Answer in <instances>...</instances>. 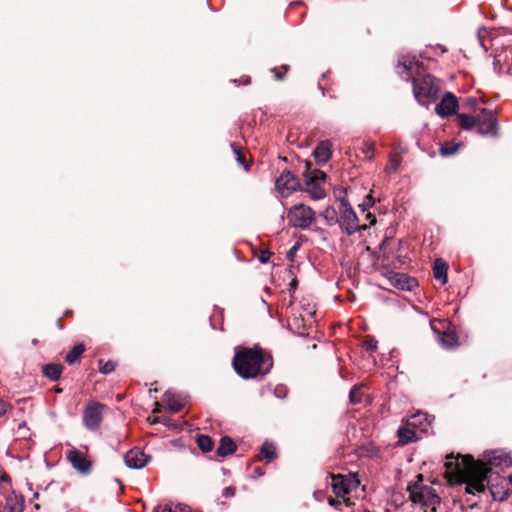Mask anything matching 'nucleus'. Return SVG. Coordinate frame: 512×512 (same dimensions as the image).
Segmentation results:
<instances>
[{"label": "nucleus", "instance_id": "nucleus-1", "mask_svg": "<svg viewBox=\"0 0 512 512\" xmlns=\"http://www.w3.org/2000/svg\"><path fill=\"white\" fill-rule=\"evenodd\" d=\"M512 464V458L500 451H489L483 454L481 461H476L470 455L447 457L445 462L446 474L451 478H458L466 483V492L469 494L482 493L489 484L495 467H509Z\"/></svg>", "mask_w": 512, "mask_h": 512}, {"label": "nucleus", "instance_id": "nucleus-2", "mask_svg": "<svg viewBox=\"0 0 512 512\" xmlns=\"http://www.w3.org/2000/svg\"><path fill=\"white\" fill-rule=\"evenodd\" d=\"M422 65L417 61L415 56L403 55L399 58L397 72L401 76L411 78L413 84V93L419 104L428 106L434 102L439 95L440 87L436 79L430 74H425L421 78H417L414 74H420Z\"/></svg>", "mask_w": 512, "mask_h": 512}, {"label": "nucleus", "instance_id": "nucleus-3", "mask_svg": "<svg viewBox=\"0 0 512 512\" xmlns=\"http://www.w3.org/2000/svg\"><path fill=\"white\" fill-rule=\"evenodd\" d=\"M232 365L242 379H262L272 369L273 362L261 349L243 348L235 351Z\"/></svg>", "mask_w": 512, "mask_h": 512}, {"label": "nucleus", "instance_id": "nucleus-4", "mask_svg": "<svg viewBox=\"0 0 512 512\" xmlns=\"http://www.w3.org/2000/svg\"><path fill=\"white\" fill-rule=\"evenodd\" d=\"M417 479L418 481L411 482L407 486L409 499L424 509V512H435L440 504V497L432 487L420 484L423 479L421 474L417 475Z\"/></svg>", "mask_w": 512, "mask_h": 512}, {"label": "nucleus", "instance_id": "nucleus-5", "mask_svg": "<svg viewBox=\"0 0 512 512\" xmlns=\"http://www.w3.org/2000/svg\"><path fill=\"white\" fill-rule=\"evenodd\" d=\"M338 210V224L348 235H352L359 230H365L367 228L365 225H359L358 217L346 198L339 199Z\"/></svg>", "mask_w": 512, "mask_h": 512}, {"label": "nucleus", "instance_id": "nucleus-6", "mask_svg": "<svg viewBox=\"0 0 512 512\" xmlns=\"http://www.w3.org/2000/svg\"><path fill=\"white\" fill-rule=\"evenodd\" d=\"M287 219L289 225L299 229H307L315 220V212L309 206L304 204H296L292 206L288 213Z\"/></svg>", "mask_w": 512, "mask_h": 512}, {"label": "nucleus", "instance_id": "nucleus-7", "mask_svg": "<svg viewBox=\"0 0 512 512\" xmlns=\"http://www.w3.org/2000/svg\"><path fill=\"white\" fill-rule=\"evenodd\" d=\"M105 405L97 401H90L83 411V424L91 431L97 430L102 422Z\"/></svg>", "mask_w": 512, "mask_h": 512}, {"label": "nucleus", "instance_id": "nucleus-8", "mask_svg": "<svg viewBox=\"0 0 512 512\" xmlns=\"http://www.w3.org/2000/svg\"><path fill=\"white\" fill-rule=\"evenodd\" d=\"M359 485V480L355 475H333L332 476V490L337 497H344L351 490L356 489Z\"/></svg>", "mask_w": 512, "mask_h": 512}, {"label": "nucleus", "instance_id": "nucleus-9", "mask_svg": "<svg viewBox=\"0 0 512 512\" xmlns=\"http://www.w3.org/2000/svg\"><path fill=\"white\" fill-rule=\"evenodd\" d=\"M275 186L277 191L283 196L288 197L300 186L299 180L288 170H284L276 179Z\"/></svg>", "mask_w": 512, "mask_h": 512}, {"label": "nucleus", "instance_id": "nucleus-10", "mask_svg": "<svg viewBox=\"0 0 512 512\" xmlns=\"http://www.w3.org/2000/svg\"><path fill=\"white\" fill-rule=\"evenodd\" d=\"M477 130L481 135H495L497 131V119L493 111L483 109L477 116Z\"/></svg>", "mask_w": 512, "mask_h": 512}, {"label": "nucleus", "instance_id": "nucleus-11", "mask_svg": "<svg viewBox=\"0 0 512 512\" xmlns=\"http://www.w3.org/2000/svg\"><path fill=\"white\" fill-rule=\"evenodd\" d=\"M67 460L82 475H88L92 470V462L83 453L74 448L67 452Z\"/></svg>", "mask_w": 512, "mask_h": 512}, {"label": "nucleus", "instance_id": "nucleus-12", "mask_svg": "<svg viewBox=\"0 0 512 512\" xmlns=\"http://www.w3.org/2000/svg\"><path fill=\"white\" fill-rule=\"evenodd\" d=\"M457 110L458 101L456 96L451 92H446L440 103L435 107L436 114L442 118L456 114Z\"/></svg>", "mask_w": 512, "mask_h": 512}, {"label": "nucleus", "instance_id": "nucleus-13", "mask_svg": "<svg viewBox=\"0 0 512 512\" xmlns=\"http://www.w3.org/2000/svg\"><path fill=\"white\" fill-rule=\"evenodd\" d=\"M149 457L139 448L128 451L124 457L125 464L132 469H141L148 463Z\"/></svg>", "mask_w": 512, "mask_h": 512}, {"label": "nucleus", "instance_id": "nucleus-14", "mask_svg": "<svg viewBox=\"0 0 512 512\" xmlns=\"http://www.w3.org/2000/svg\"><path fill=\"white\" fill-rule=\"evenodd\" d=\"M331 142L329 140L321 141L313 151L316 162L320 165L325 164L331 157Z\"/></svg>", "mask_w": 512, "mask_h": 512}, {"label": "nucleus", "instance_id": "nucleus-15", "mask_svg": "<svg viewBox=\"0 0 512 512\" xmlns=\"http://www.w3.org/2000/svg\"><path fill=\"white\" fill-rule=\"evenodd\" d=\"M163 402L166 404L167 409L172 413L179 412L185 405V399L171 391H166L164 393Z\"/></svg>", "mask_w": 512, "mask_h": 512}, {"label": "nucleus", "instance_id": "nucleus-16", "mask_svg": "<svg viewBox=\"0 0 512 512\" xmlns=\"http://www.w3.org/2000/svg\"><path fill=\"white\" fill-rule=\"evenodd\" d=\"M237 449V446L233 439L229 436H224L220 440V444L217 448V454L220 457H226L233 454Z\"/></svg>", "mask_w": 512, "mask_h": 512}, {"label": "nucleus", "instance_id": "nucleus-17", "mask_svg": "<svg viewBox=\"0 0 512 512\" xmlns=\"http://www.w3.org/2000/svg\"><path fill=\"white\" fill-rule=\"evenodd\" d=\"M448 265L445 261L438 258L434 261L433 265V276L436 280H439L442 284L447 282Z\"/></svg>", "mask_w": 512, "mask_h": 512}, {"label": "nucleus", "instance_id": "nucleus-18", "mask_svg": "<svg viewBox=\"0 0 512 512\" xmlns=\"http://www.w3.org/2000/svg\"><path fill=\"white\" fill-rule=\"evenodd\" d=\"M439 342L445 349H453L459 345L458 337L453 330L444 331L439 336Z\"/></svg>", "mask_w": 512, "mask_h": 512}, {"label": "nucleus", "instance_id": "nucleus-19", "mask_svg": "<svg viewBox=\"0 0 512 512\" xmlns=\"http://www.w3.org/2000/svg\"><path fill=\"white\" fill-rule=\"evenodd\" d=\"M61 364L49 363L43 367V374L52 381H57L62 374Z\"/></svg>", "mask_w": 512, "mask_h": 512}, {"label": "nucleus", "instance_id": "nucleus-20", "mask_svg": "<svg viewBox=\"0 0 512 512\" xmlns=\"http://www.w3.org/2000/svg\"><path fill=\"white\" fill-rule=\"evenodd\" d=\"M429 423H430V420L428 418V415L423 412H418V413L412 415L407 420L408 426H411L413 428L422 427L423 430L426 429V425H428Z\"/></svg>", "mask_w": 512, "mask_h": 512}, {"label": "nucleus", "instance_id": "nucleus-21", "mask_svg": "<svg viewBox=\"0 0 512 512\" xmlns=\"http://www.w3.org/2000/svg\"><path fill=\"white\" fill-rule=\"evenodd\" d=\"M4 509L6 512H23L24 501L17 496L7 497Z\"/></svg>", "mask_w": 512, "mask_h": 512}, {"label": "nucleus", "instance_id": "nucleus-22", "mask_svg": "<svg viewBox=\"0 0 512 512\" xmlns=\"http://www.w3.org/2000/svg\"><path fill=\"white\" fill-rule=\"evenodd\" d=\"M391 280L396 287H399L402 290H411L412 283H414V280L401 273H395L393 277H391Z\"/></svg>", "mask_w": 512, "mask_h": 512}, {"label": "nucleus", "instance_id": "nucleus-23", "mask_svg": "<svg viewBox=\"0 0 512 512\" xmlns=\"http://www.w3.org/2000/svg\"><path fill=\"white\" fill-rule=\"evenodd\" d=\"M153 512H190V508L183 504L166 503L155 507Z\"/></svg>", "mask_w": 512, "mask_h": 512}, {"label": "nucleus", "instance_id": "nucleus-24", "mask_svg": "<svg viewBox=\"0 0 512 512\" xmlns=\"http://www.w3.org/2000/svg\"><path fill=\"white\" fill-rule=\"evenodd\" d=\"M399 441L402 444H408L416 440V432L410 427H399L397 431Z\"/></svg>", "mask_w": 512, "mask_h": 512}, {"label": "nucleus", "instance_id": "nucleus-25", "mask_svg": "<svg viewBox=\"0 0 512 512\" xmlns=\"http://www.w3.org/2000/svg\"><path fill=\"white\" fill-rule=\"evenodd\" d=\"M486 487L489 488L493 499L496 501H503V500L507 499V497L509 495L508 489H504L503 487H500L499 485L491 484L490 478H489V484H486Z\"/></svg>", "mask_w": 512, "mask_h": 512}, {"label": "nucleus", "instance_id": "nucleus-26", "mask_svg": "<svg viewBox=\"0 0 512 512\" xmlns=\"http://www.w3.org/2000/svg\"><path fill=\"white\" fill-rule=\"evenodd\" d=\"M306 166H307V171H309L310 164L307 163ZM305 178H306V184L308 186H310V185L315 184V183H317L319 181L325 180L326 175H325V173L323 171L315 169V170H313L311 172H307V174H305Z\"/></svg>", "mask_w": 512, "mask_h": 512}, {"label": "nucleus", "instance_id": "nucleus-27", "mask_svg": "<svg viewBox=\"0 0 512 512\" xmlns=\"http://www.w3.org/2000/svg\"><path fill=\"white\" fill-rule=\"evenodd\" d=\"M339 210H336L334 207H327L322 213L321 216L324 218L326 224L328 226H333L338 224L339 222Z\"/></svg>", "mask_w": 512, "mask_h": 512}, {"label": "nucleus", "instance_id": "nucleus-28", "mask_svg": "<svg viewBox=\"0 0 512 512\" xmlns=\"http://www.w3.org/2000/svg\"><path fill=\"white\" fill-rule=\"evenodd\" d=\"M401 162L402 157L400 153L396 151L391 152L389 155V165L385 168V171L389 174L396 173Z\"/></svg>", "mask_w": 512, "mask_h": 512}, {"label": "nucleus", "instance_id": "nucleus-29", "mask_svg": "<svg viewBox=\"0 0 512 512\" xmlns=\"http://www.w3.org/2000/svg\"><path fill=\"white\" fill-rule=\"evenodd\" d=\"M457 118L459 121V125L461 126V128H463L465 130H470L474 126H476L477 117H474V116H471V115H468L465 113H461V114L457 115Z\"/></svg>", "mask_w": 512, "mask_h": 512}, {"label": "nucleus", "instance_id": "nucleus-30", "mask_svg": "<svg viewBox=\"0 0 512 512\" xmlns=\"http://www.w3.org/2000/svg\"><path fill=\"white\" fill-rule=\"evenodd\" d=\"M85 348H84V345L83 344H77L75 345L67 354H66V357H65V360L66 362H68L69 364H74L76 363L80 356L82 355V353L84 352Z\"/></svg>", "mask_w": 512, "mask_h": 512}, {"label": "nucleus", "instance_id": "nucleus-31", "mask_svg": "<svg viewBox=\"0 0 512 512\" xmlns=\"http://www.w3.org/2000/svg\"><path fill=\"white\" fill-rule=\"evenodd\" d=\"M199 449L203 452H210L213 449L212 439L204 434H200L196 438Z\"/></svg>", "mask_w": 512, "mask_h": 512}, {"label": "nucleus", "instance_id": "nucleus-32", "mask_svg": "<svg viewBox=\"0 0 512 512\" xmlns=\"http://www.w3.org/2000/svg\"><path fill=\"white\" fill-rule=\"evenodd\" d=\"M363 385H354L349 393V401L352 404H359L362 402L364 393H363Z\"/></svg>", "mask_w": 512, "mask_h": 512}, {"label": "nucleus", "instance_id": "nucleus-33", "mask_svg": "<svg viewBox=\"0 0 512 512\" xmlns=\"http://www.w3.org/2000/svg\"><path fill=\"white\" fill-rule=\"evenodd\" d=\"M459 148L460 144L447 142L440 147L439 152L443 157H448L456 154L459 151Z\"/></svg>", "mask_w": 512, "mask_h": 512}, {"label": "nucleus", "instance_id": "nucleus-34", "mask_svg": "<svg viewBox=\"0 0 512 512\" xmlns=\"http://www.w3.org/2000/svg\"><path fill=\"white\" fill-rule=\"evenodd\" d=\"M477 38L484 51H488L489 46L487 43L490 41V31L485 27L480 28L478 30Z\"/></svg>", "mask_w": 512, "mask_h": 512}, {"label": "nucleus", "instance_id": "nucleus-35", "mask_svg": "<svg viewBox=\"0 0 512 512\" xmlns=\"http://www.w3.org/2000/svg\"><path fill=\"white\" fill-rule=\"evenodd\" d=\"M261 453L267 461H272L276 458L275 447L272 443L264 442L261 447Z\"/></svg>", "mask_w": 512, "mask_h": 512}, {"label": "nucleus", "instance_id": "nucleus-36", "mask_svg": "<svg viewBox=\"0 0 512 512\" xmlns=\"http://www.w3.org/2000/svg\"><path fill=\"white\" fill-rule=\"evenodd\" d=\"M99 370L102 374H108L114 371L115 363L112 361L103 362V360H99Z\"/></svg>", "mask_w": 512, "mask_h": 512}, {"label": "nucleus", "instance_id": "nucleus-37", "mask_svg": "<svg viewBox=\"0 0 512 512\" xmlns=\"http://www.w3.org/2000/svg\"><path fill=\"white\" fill-rule=\"evenodd\" d=\"M311 197L315 200H319L325 197V191L319 186L312 184V188L309 190Z\"/></svg>", "mask_w": 512, "mask_h": 512}, {"label": "nucleus", "instance_id": "nucleus-38", "mask_svg": "<svg viewBox=\"0 0 512 512\" xmlns=\"http://www.w3.org/2000/svg\"><path fill=\"white\" fill-rule=\"evenodd\" d=\"M232 148L236 156V161L241 165L244 164L245 156L241 153L240 149L234 144L232 145Z\"/></svg>", "mask_w": 512, "mask_h": 512}, {"label": "nucleus", "instance_id": "nucleus-39", "mask_svg": "<svg viewBox=\"0 0 512 512\" xmlns=\"http://www.w3.org/2000/svg\"><path fill=\"white\" fill-rule=\"evenodd\" d=\"M374 150L375 148L373 144H367L363 149V153L369 160H371L374 155Z\"/></svg>", "mask_w": 512, "mask_h": 512}, {"label": "nucleus", "instance_id": "nucleus-40", "mask_svg": "<svg viewBox=\"0 0 512 512\" xmlns=\"http://www.w3.org/2000/svg\"><path fill=\"white\" fill-rule=\"evenodd\" d=\"M236 489L233 486H228L224 488L222 495L224 497H233L235 495Z\"/></svg>", "mask_w": 512, "mask_h": 512}, {"label": "nucleus", "instance_id": "nucleus-41", "mask_svg": "<svg viewBox=\"0 0 512 512\" xmlns=\"http://www.w3.org/2000/svg\"><path fill=\"white\" fill-rule=\"evenodd\" d=\"M8 407V403L0 399V418L6 414Z\"/></svg>", "mask_w": 512, "mask_h": 512}, {"label": "nucleus", "instance_id": "nucleus-42", "mask_svg": "<svg viewBox=\"0 0 512 512\" xmlns=\"http://www.w3.org/2000/svg\"><path fill=\"white\" fill-rule=\"evenodd\" d=\"M297 286H298V281L296 278L292 279L289 283V291L291 293V295L295 292V290L297 289Z\"/></svg>", "mask_w": 512, "mask_h": 512}, {"label": "nucleus", "instance_id": "nucleus-43", "mask_svg": "<svg viewBox=\"0 0 512 512\" xmlns=\"http://www.w3.org/2000/svg\"><path fill=\"white\" fill-rule=\"evenodd\" d=\"M270 71L274 74L276 80L284 79V73L279 72L277 68H272Z\"/></svg>", "mask_w": 512, "mask_h": 512}, {"label": "nucleus", "instance_id": "nucleus-44", "mask_svg": "<svg viewBox=\"0 0 512 512\" xmlns=\"http://www.w3.org/2000/svg\"><path fill=\"white\" fill-rule=\"evenodd\" d=\"M270 253L268 251L262 252L261 256L259 257V260L261 263H266L269 261Z\"/></svg>", "mask_w": 512, "mask_h": 512}, {"label": "nucleus", "instance_id": "nucleus-45", "mask_svg": "<svg viewBox=\"0 0 512 512\" xmlns=\"http://www.w3.org/2000/svg\"><path fill=\"white\" fill-rule=\"evenodd\" d=\"M466 105L469 106V107H475L477 105V99L476 98H468L466 100Z\"/></svg>", "mask_w": 512, "mask_h": 512}, {"label": "nucleus", "instance_id": "nucleus-46", "mask_svg": "<svg viewBox=\"0 0 512 512\" xmlns=\"http://www.w3.org/2000/svg\"><path fill=\"white\" fill-rule=\"evenodd\" d=\"M367 349L375 350L377 348V342L370 340L366 342Z\"/></svg>", "mask_w": 512, "mask_h": 512}, {"label": "nucleus", "instance_id": "nucleus-47", "mask_svg": "<svg viewBox=\"0 0 512 512\" xmlns=\"http://www.w3.org/2000/svg\"><path fill=\"white\" fill-rule=\"evenodd\" d=\"M372 204H373L372 197L367 196V199L363 205H372Z\"/></svg>", "mask_w": 512, "mask_h": 512}, {"label": "nucleus", "instance_id": "nucleus-48", "mask_svg": "<svg viewBox=\"0 0 512 512\" xmlns=\"http://www.w3.org/2000/svg\"><path fill=\"white\" fill-rule=\"evenodd\" d=\"M296 250H297V247H296V246L292 247V248L290 249V251L288 252V257H291V256L295 253V251H296Z\"/></svg>", "mask_w": 512, "mask_h": 512}, {"label": "nucleus", "instance_id": "nucleus-49", "mask_svg": "<svg viewBox=\"0 0 512 512\" xmlns=\"http://www.w3.org/2000/svg\"><path fill=\"white\" fill-rule=\"evenodd\" d=\"M367 218H368V219H371V224H374V223H375V221H376V220H375V217H374L373 215H371V214H368V215H367Z\"/></svg>", "mask_w": 512, "mask_h": 512}, {"label": "nucleus", "instance_id": "nucleus-50", "mask_svg": "<svg viewBox=\"0 0 512 512\" xmlns=\"http://www.w3.org/2000/svg\"><path fill=\"white\" fill-rule=\"evenodd\" d=\"M505 480L509 483H512V474L508 475Z\"/></svg>", "mask_w": 512, "mask_h": 512}, {"label": "nucleus", "instance_id": "nucleus-51", "mask_svg": "<svg viewBox=\"0 0 512 512\" xmlns=\"http://www.w3.org/2000/svg\"><path fill=\"white\" fill-rule=\"evenodd\" d=\"M281 68L284 70V73H286L289 70V66L288 65H282Z\"/></svg>", "mask_w": 512, "mask_h": 512}, {"label": "nucleus", "instance_id": "nucleus-52", "mask_svg": "<svg viewBox=\"0 0 512 512\" xmlns=\"http://www.w3.org/2000/svg\"><path fill=\"white\" fill-rule=\"evenodd\" d=\"M255 473L258 474L259 476L263 475L259 468H255Z\"/></svg>", "mask_w": 512, "mask_h": 512}, {"label": "nucleus", "instance_id": "nucleus-53", "mask_svg": "<svg viewBox=\"0 0 512 512\" xmlns=\"http://www.w3.org/2000/svg\"><path fill=\"white\" fill-rule=\"evenodd\" d=\"M155 405H156V408L154 409V412H158L159 411V409H158L159 403L156 402Z\"/></svg>", "mask_w": 512, "mask_h": 512}]
</instances>
